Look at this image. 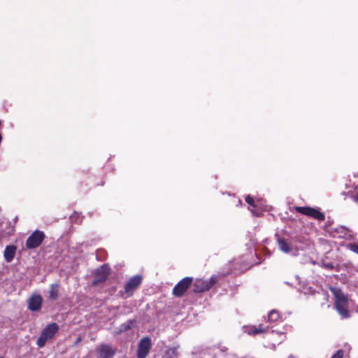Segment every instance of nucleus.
I'll return each mask as SVG.
<instances>
[{
	"mask_svg": "<svg viewBox=\"0 0 358 358\" xmlns=\"http://www.w3.org/2000/svg\"><path fill=\"white\" fill-rule=\"evenodd\" d=\"M103 252H104V251L103 250H99L96 252V258H97V259H99V260H103V257H102V256H103Z\"/></svg>",
	"mask_w": 358,
	"mask_h": 358,
	"instance_id": "nucleus-22",
	"label": "nucleus"
},
{
	"mask_svg": "<svg viewBox=\"0 0 358 358\" xmlns=\"http://www.w3.org/2000/svg\"><path fill=\"white\" fill-rule=\"evenodd\" d=\"M45 234L43 231L36 230L27 239L26 246L29 249H34L38 247L43 242Z\"/></svg>",
	"mask_w": 358,
	"mask_h": 358,
	"instance_id": "nucleus-3",
	"label": "nucleus"
},
{
	"mask_svg": "<svg viewBox=\"0 0 358 358\" xmlns=\"http://www.w3.org/2000/svg\"><path fill=\"white\" fill-rule=\"evenodd\" d=\"M210 288V282L207 280L197 279L194 284V291L195 292H203Z\"/></svg>",
	"mask_w": 358,
	"mask_h": 358,
	"instance_id": "nucleus-14",
	"label": "nucleus"
},
{
	"mask_svg": "<svg viewBox=\"0 0 358 358\" xmlns=\"http://www.w3.org/2000/svg\"><path fill=\"white\" fill-rule=\"evenodd\" d=\"M297 212L312 217L319 221H323L325 219L324 215L317 209L310 207H296Z\"/></svg>",
	"mask_w": 358,
	"mask_h": 358,
	"instance_id": "nucleus-6",
	"label": "nucleus"
},
{
	"mask_svg": "<svg viewBox=\"0 0 358 358\" xmlns=\"http://www.w3.org/2000/svg\"><path fill=\"white\" fill-rule=\"evenodd\" d=\"M347 248L353 252L354 253H356L358 255V244L357 243H349L347 245Z\"/></svg>",
	"mask_w": 358,
	"mask_h": 358,
	"instance_id": "nucleus-19",
	"label": "nucleus"
},
{
	"mask_svg": "<svg viewBox=\"0 0 358 358\" xmlns=\"http://www.w3.org/2000/svg\"><path fill=\"white\" fill-rule=\"evenodd\" d=\"M328 267H332V265H327Z\"/></svg>",
	"mask_w": 358,
	"mask_h": 358,
	"instance_id": "nucleus-27",
	"label": "nucleus"
},
{
	"mask_svg": "<svg viewBox=\"0 0 358 358\" xmlns=\"http://www.w3.org/2000/svg\"><path fill=\"white\" fill-rule=\"evenodd\" d=\"M59 330V326L55 322L48 325L42 331L37 340V345L39 348H43L48 340L54 337Z\"/></svg>",
	"mask_w": 358,
	"mask_h": 358,
	"instance_id": "nucleus-2",
	"label": "nucleus"
},
{
	"mask_svg": "<svg viewBox=\"0 0 358 358\" xmlns=\"http://www.w3.org/2000/svg\"><path fill=\"white\" fill-rule=\"evenodd\" d=\"M96 350L100 358H112L115 353V349L110 345H101Z\"/></svg>",
	"mask_w": 358,
	"mask_h": 358,
	"instance_id": "nucleus-11",
	"label": "nucleus"
},
{
	"mask_svg": "<svg viewBox=\"0 0 358 358\" xmlns=\"http://www.w3.org/2000/svg\"><path fill=\"white\" fill-rule=\"evenodd\" d=\"M134 322L132 320H128L125 323L121 324L120 327V331H125L132 328Z\"/></svg>",
	"mask_w": 358,
	"mask_h": 358,
	"instance_id": "nucleus-18",
	"label": "nucleus"
},
{
	"mask_svg": "<svg viewBox=\"0 0 358 358\" xmlns=\"http://www.w3.org/2000/svg\"><path fill=\"white\" fill-rule=\"evenodd\" d=\"M151 339L149 337L143 338L138 345L137 358H145L151 348Z\"/></svg>",
	"mask_w": 358,
	"mask_h": 358,
	"instance_id": "nucleus-5",
	"label": "nucleus"
},
{
	"mask_svg": "<svg viewBox=\"0 0 358 358\" xmlns=\"http://www.w3.org/2000/svg\"><path fill=\"white\" fill-rule=\"evenodd\" d=\"M0 358H2V357H0Z\"/></svg>",
	"mask_w": 358,
	"mask_h": 358,
	"instance_id": "nucleus-28",
	"label": "nucleus"
},
{
	"mask_svg": "<svg viewBox=\"0 0 358 358\" xmlns=\"http://www.w3.org/2000/svg\"><path fill=\"white\" fill-rule=\"evenodd\" d=\"M245 201L246 203H248L249 206L253 207V208H256L257 207V205L255 203V201H254V199L250 196H247L245 197Z\"/></svg>",
	"mask_w": 358,
	"mask_h": 358,
	"instance_id": "nucleus-20",
	"label": "nucleus"
},
{
	"mask_svg": "<svg viewBox=\"0 0 358 358\" xmlns=\"http://www.w3.org/2000/svg\"><path fill=\"white\" fill-rule=\"evenodd\" d=\"M192 282V278L190 277H186L182 279L178 284L173 287V294L176 296H181L188 289L189 285Z\"/></svg>",
	"mask_w": 358,
	"mask_h": 358,
	"instance_id": "nucleus-7",
	"label": "nucleus"
},
{
	"mask_svg": "<svg viewBox=\"0 0 358 358\" xmlns=\"http://www.w3.org/2000/svg\"><path fill=\"white\" fill-rule=\"evenodd\" d=\"M179 345H174L173 346H166L163 352V358H178Z\"/></svg>",
	"mask_w": 358,
	"mask_h": 358,
	"instance_id": "nucleus-13",
	"label": "nucleus"
},
{
	"mask_svg": "<svg viewBox=\"0 0 358 358\" xmlns=\"http://www.w3.org/2000/svg\"><path fill=\"white\" fill-rule=\"evenodd\" d=\"M278 245L279 249L285 254H288L292 256H296L299 254V250L297 247L292 245L285 238H279L278 239Z\"/></svg>",
	"mask_w": 358,
	"mask_h": 358,
	"instance_id": "nucleus-4",
	"label": "nucleus"
},
{
	"mask_svg": "<svg viewBox=\"0 0 358 358\" xmlns=\"http://www.w3.org/2000/svg\"><path fill=\"white\" fill-rule=\"evenodd\" d=\"M59 285L58 283L51 284L48 291V297L51 300H56L59 296Z\"/></svg>",
	"mask_w": 358,
	"mask_h": 358,
	"instance_id": "nucleus-16",
	"label": "nucleus"
},
{
	"mask_svg": "<svg viewBox=\"0 0 358 358\" xmlns=\"http://www.w3.org/2000/svg\"><path fill=\"white\" fill-rule=\"evenodd\" d=\"M343 351L342 350H339L334 354L331 358H343Z\"/></svg>",
	"mask_w": 358,
	"mask_h": 358,
	"instance_id": "nucleus-21",
	"label": "nucleus"
},
{
	"mask_svg": "<svg viewBox=\"0 0 358 358\" xmlns=\"http://www.w3.org/2000/svg\"><path fill=\"white\" fill-rule=\"evenodd\" d=\"M331 291L335 298V307L343 318L350 317L348 313V307L350 301L347 295H345L340 289L331 287Z\"/></svg>",
	"mask_w": 358,
	"mask_h": 358,
	"instance_id": "nucleus-1",
	"label": "nucleus"
},
{
	"mask_svg": "<svg viewBox=\"0 0 358 358\" xmlns=\"http://www.w3.org/2000/svg\"><path fill=\"white\" fill-rule=\"evenodd\" d=\"M142 278L139 275H134L126 283L124 286L125 292L131 295L134 291L141 285Z\"/></svg>",
	"mask_w": 358,
	"mask_h": 358,
	"instance_id": "nucleus-9",
	"label": "nucleus"
},
{
	"mask_svg": "<svg viewBox=\"0 0 358 358\" xmlns=\"http://www.w3.org/2000/svg\"><path fill=\"white\" fill-rule=\"evenodd\" d=\"M328 267H332V265H327Z\"/></svg>",
	"mask_w": 358,
	"mask_h": 358,
	"instance_id": "nucleus-26",
	"label": "nucleus"
},
{
	"mask_svg": "<svg viewBox=\"0 0 358 358\" xmlns=\"http://www.w3.org/2000/svg\"><path fill=\"white\" fill-rule=\"evenodd\" d=\"M110 273V268L108 265L103 264L96 270V276L93 280V285L95 286L99 285L100 283L104 282Z\"/></svg>",
	"mask_w": 358,
	"mask_h": 358,
	"instance_id": "nucleus-8",
	"label": "nucleus"
},
{
	"mask_svg": "<svg viewBox=\"0 0 358 358\" xmlns=\"http://www.w3.org/2000/svg\"><path fill=\"white\" fill-rule=\"evenodd\" d=\"M280 319V314L279 313L275 310H271L268 315V322L270 323L275 322L278 321Z\"/></svg>",
	"mask_w": 358,
	"mask_h": 358,
	"instance_id": "nucleus-17",
	"label": "nucleus"
},
{
	"mask_svg": "<svg viewBox=\"0 0 358 358\" xmlns=\"http://www.w3.org/2000/svg\"><path fill=\"white\" fill-rule=\"evenodd\" d=\"M16 247L13 245H7L3 252V257L6 262L9 263L12 262L13 259L15 252Z\"/></svg>",
	"mask_w": 358,
	"mask_h": 358,
	"instance_id": "nucleus-15",
	"label": "nucleus"
},
{
	"mask_svg": "<svg viewBox=\"0 0 358 358\" xmlns=\"http://www.w3.org/2000/svg\"><path fill=\"white\" fill-rule=\"evenodd\" d=\"M43 299L38 294H32L28 299V308L31 311H38L41 308Z\"/></svg>",
	"mask_w": 358,
	"mask_h": 358,
	"instance_id": "nucleus-10",
	"label": "nucleus"
},
{
	"mask_svg": "<svg viewBox=\"0 0 358 358\" xmlns=\"http://www.w3.org/2000/svg\"><path fill=\"white\" fill-rule=\"evenodd\" d=\"M354 201L358 202V194L354 196Z\"/></svg>",
	"mask_w": 358,
	"mask_h": 358,
	"instance_id": "nucleus-25",
	"label": "nucleus"
},
{
	"mask_svg": "<svg viewBox=\"0 0 358 358\" xmlns=\"http://www.w3.org/2000/svg\"><path fill=\"white\" fill-rule=\"evenodd\" d=\"M251 213L254 215H256V216H259V213L258 212H257L254 209H251L250 210Z\"/></svg>",
	"mask_w": 358,
	"mask_h": 358,
	"instance_id": "nucleus-24",
	"label": "nucleus"
},
{
	"mask_svg": "<svg viewBox=\"0 0 358 358\" xmlns=\"http://www.w3.org/2000/svg\"><path fill=\"white\" fill-rule=\"evenodd\" d=\"M268 328V326L260 324L258 326L253 325L245 327L244 331L249 335H256L267 331Z\"/></svg>",
	"mask_w": 358,
	"mask_h": 358,
	"instance_id": "nucleus-12",
	"label": "nucleus"
},
{
	"mask_svg": "<svg viewBox=\"0 0 358 358\" xmlns=\"http://www.w3.org/2000/svg\"><path fill=\"white\" fill-rule=\"evenodd\" d=\"M209 282H210V287L215 285L217 281V276L215 275H213L210 279L207 280Z\"/></svg>",
	"mask_w": 358,
	"mask_h": 358,
	"instance_id": "nucleus-23",
	"label": "nucleus"
}]
</instances>
